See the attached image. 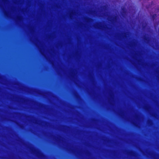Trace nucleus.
Returning a JSON list of instances; mask_svg holds the SVG:
<instances>
[{"mask_svg": "<svg viewBox=\"0 0 159 159\" xmlns=\"http://www.w3.org/2000/svg\"><path fill=\"white\" fill-rule=\"evenodd\" d=\"M157 16V15L156 14H154L152 16V18L153 20H154Z\"/></svg>", "mask_w": 159, "mask_h": 159, "instance_id": "f257e3e1", "label": "nucleus"}, {"mask_svg": "<svg viewBox=\"0 0 159 159\" xmlns=\"http://www.w3.org/2000/svg\"><path fill=\"white\" fill-rule=\"evenodd\" d=\"M130 153L132 155L134 156L136 153V152L134 151H131Z\"/></svg>", "mask_w": 159, "mask_h": 159, "instance_id": "f03ea898", "label": "nucleus"}, {"mask_svg": "<svg viewBox=\"0 0 159 159\" xmlns=\"http://www.w3.org/2000/svg\"><path fill=\"white\" fill-rule=\"evenodd\" d=\"M87 21H90V20H93L91 18L89 17H87Z\"/></svg>", "mask_w": 159, "mask_h": 159, "instance_id": "7ed1b4c3", "label": "nucleus"}, {"mask_svg": "<svg viewBox=\"0 0 159 159\" xmlns=\"http://www.w3.org/2000/svg\"><path fill=\"white\" fill-rule=\"evenodd\" d=\"M152 121L151 120H150L148 121V124H151V122H152Z\"/></svg>", "mask_w": 159, "mask_h": 159, "instance_id": "20e7f679", "label": "nucleus"}, {"mask_svg": "<svg viewBox=\"0 0 159 159\" xmlns=\"http://www.w3.org/2000/svg\"><path fill=\"white\" fill-rule=\"evenodd\" d=\"M17 18L19 20H21V17H18Z\"/></svg>", "mask_w": 159, "mask_h": 159, "instance_id": "39448f33", "label": "nucleus"}, {"mask_svg": "<svg viewBox=\"0 0 159 159\" xmlns=\"http://www.w3.org/2000/svg\"><path fill=\"white\" fill-rule=\"evenodd\" d=\"M40 104H41L42 105H44L43 104H42V103H40Z\"/></svg>", "mask_w": 159, "mask_h": 159, "instance_id": "423d86ee", "label": "nucleus"}, {"mask_svg": "<svg viewBox=\"0 0 159 159\" xmlns=\"http://www.w3.org/2000/svg\"><path fill=\"white\" fill-rule=\"evenodd\" d=\"M5 14H6V15H7V13H5Z\"/></svg>", "mask_w": 159, "mask_h": 159, "instance_id": "0eeeda50", "label": "nucleus"}, {"mask_svg": "<svg viewBox=\"0 0 159 159\" xmlns=\"http://www.w3.org/2000/svg\"><path fill=\"white\" fill-rule=\"evenodd\" d=\"M158 31L159 32V28H158Z\"/></svg>", "mask_w": 159, "mask_h": 159, "instance_id": "6e6552de", "label": "nucleus"}, {"mask_svg": "<svg viewBox=\"0 0 159 159\" xmlns=\"http://www.w3.org/2000/svg\"><path fill=\"white\" fill-rule=\"evenodd\" d=\"M41 154L43 155V153H41Z\"/></svg>", "mask_w": 159, "mask_h": 159, "instance_id": "1a4fd4ad", "label": "nucleus"}]
</instances>
